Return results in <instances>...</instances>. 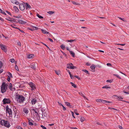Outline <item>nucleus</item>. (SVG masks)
<instances>
[{"mask_svg":"<svg viewBox=\"0 0 129 129\" xmlns=\"http://www.w3.org/2000/svg\"><path fill=\"white\" fill-rule=\"evenodd\" d=\"M15 99L17 102L19 104L23 103L25 100L24 97L18 93H17L16 95Z\"/></svg>","mask_w":129,"mask_h":129,"instance_id":"1","label":"nucleus"},{"mask_svg":"<svg viewBox=\"0 0 129 129\" xmlns=\"http://www.w3.org/2000/svg\"><path fill=\"white\" fill-rule=\"evenodd\" d=\"M8 85L5 82H3L1 87V91L2 93H4L6 92L7 89Z\"/></svg>","mask_w":129,"mask_h":129,"instance_id":"2","label":"nucleus"},{"mask_svg":"<svg viewBox=\"0 0 129 129\" xmlns=\"http://www.w3.org/2000/svg\"><path fill=\"white\" fill-rule=\"evenodd\" d=\"M0 124L4 126L7 128H9L10 126L9 122L8 121H6L4 120L0 121Z\"/></svg>","mask_w":129,"mask_h":129,"instance_id":"3","label":"nucleus"},{"mask_svg":"<svg viewBox=\"0 0 129 129\" xmlns=\"http://www.w3.org/2000/svg\"><path fill=\"white\" fill-rule=\"evenodd\" d=\"M6 113H8L9 114V117L12 118V110L9 108V106L8 105H7L6 106Z\"/></svg>","mask_w":129,"mask_h":129,"instance_id":"4","label":"nucleus"},{"mask_svg":"<svg viewBox=\"0 0 129 129\" xmlns=\"http://www.w3.org/2000/svg\"><path fill=\"white\" fill-rule=\"evenodd\" d=\"M2 102L3 103V104L5 105L6 104H10L11 102V101L9 98H5L3 100Z\"/></svg>","mask_w":129,"mask_h":129,"instance_id":"5","label":"nucleus"},{"mask_svg":"<svg viewBox=\"0 0 129 129\" xmlns=\"http://www.w3.org/2000/svg\"><path fill=\"white\" fill-rule=\"evenodd\" d=\"M28 84L31 88V89L32 90H35L36 89L35 85L32 82H29L28 83Z\"/></svg>","mask_w":129,"mask_h":129,"instance_id":"6","label":"nucleus"},{"mask_svg":"<svg viewBox=\"0 0 129 129\" xmlns=\"http://www.w3.org/2000/svg\"><path fill=\"white\" fill-rule=\"evenodd\" d=\"M0 47L4 52H6L7 51V47L6 46L2 44H0Z\"/></svg>","mask_w":129,"mask_h":129,"instance_id":"7","label":"nucleus"},{"mask_svg":"<svg viewBox=\"0 0 129 129\" xmlns=\"http://www.w3.org/2000/svg\"><path fill=\"white\" fill-rule=\"evenodd\" d=\"M73 64L71 63L69 64H67V67L68 68L73 69H75V66H73Z\"/></svg>","mask_w":129,"mask_h":129,"instance_id":"8","label":"nucleus"},{"mask_svg":"<svg viewBox=\"0 0 129 129\" xmlns=\"http://www.w3.org/2000/svg\"><path fill=\"white\" fill-rule=\"evenodd\" d=\"M19 9L23 11L25 9V5L23 4H20L19 5Z\"/></svg>","mask_w":129,"mask_h":129,"instance_id":"9","label":"nucleus"},{"mask_svg":"<svg viewBox=\"0 0 129 129\" xmlns=\"http://www.w3.org/2000/svg\"><path fill=\"white\" fill-rule=\"evenodd\" d=\"M9 88L10 90L13 91L15 90V88H13L12 85L11 83H10L9 85Z\"/></svg>","mask_w":129,"mask_h":129,"instance_id":"10","label":"nucleus"},{"mask_svg":"<svg viewBox=\"0 0 129 129\" xmlns=\"http://www.w3.org/2000/svg\"><path fill=\"white\" fill-rule=\"evenodd\" d=\"M36 65L35 63H32L30 64V67L35 70L36 69Z\"/></svg>","mask_w":129,"mask_h":129,"instance_id":"11","label":"nucleus"},{"mask_svg":"<svg viewBox=\"0 0 129 129\" xmlns=\"http://www.w3.org/2000/svg\"><path fill=\"white\" fill-rule=\"evenodd\" d=\"M25 6L26 9V10H27L28 8H31L30 6L27 3H25Z\"/></svg>","mask_w":129,"mask_h":129,"instance_id":"12","label":"nucleus"},{"mask_svg":"<svg viewBox=\"0 0 129 129\" xmlns=\"http://www.w3.org/2000/svg\"><path fill=\"white\" fill-rule=\"evenodd\" d=\"M65 104L67 106H69V107L70 108H72V105H70V103L68 102H65Z\"/></svg>","mask_w":129,"mask_h":129,"instance_id":"13","label":"nucleus"},{"mask_svg":"<svg viewBox=\"0 0 129 129\" xmlns=\"http://www.w3.org/2000/svg\"><path fill=\"white\" fill-rule=\"evenodd\" d=\"M23 111L24 113L27 115L29 112V111L28 109L25 108L23 109Z\"/></svg>","mask_w":129,"mask_h":129,"instance_id":"14","label":"nucleus"},{"mask_svg":"<svg viewBox=\"0 0 129 129\" xmlns=\"http://www.w3.org/2000/svg\"><path fill=\"white\" fill-rule=\"evenodd\" d=\"M34 55L33 54H30L27 56V58L28 59L33 58L34 57Z\"/></svg>","mask_w":129,"mask_h":129,"instance_id":"15","label":"nucleus"},{"mask_svg":"<svg viewBox=\"0 0 129 129\" xmlns=\"http://www.w3.org/2000/svg\"><path fill=\"white\" fill-rule=\"evenodd\" d=\"M34 122V121H33L31 119H30V120H28V123L30 125H33V122Z\"/></svg>","mask_w":129,"mask_h":129,"instance_id":"16","label":"nucleus"},{"mask_svg":"<svg viewBox=\"0 0 129 129\" xmlns=\"http://www.w3.org/2000/svg\"><path fill=\"white\" fill-rule=\"evenodd\" d=\"M37 100L35 99H32L31 101V102L32 104H35L37 102Z\"/></svg>","mask_w":129,"mask_h":129,"instance_id":"17","label":"nucleus"},{"mask_svg":"<svg viewBox=\"0 0 129 129\" xmlns=\"http://www.w3.org/2000/svg\"><path fill=\"white\" fill-rule=\"evenodd\" d=\"M18 22L19 23L22 24H24L25 23V22L24 21L22 20H18Z\"/></svg>","mask_w":129,"mask_h":129,"instance_id":"18","label":"nucleus"},{"mask_svg":"<svg viewBox=\"0 0 129 129\" xmlns=\"http://www.w3.org/2000/svg\"><path fill=\"white\" fill-rule=\"evenodd\" d=\"M115 96H116V98L118 100L122 101V100L123 99V98L121 96H118L116 95Z\"/></svg>","mask_w":129,"mask_h":129,"instance_id":"19","label":"nucleus"},{"mask_svg":"<svg viewBox=\"0 0 129 129\" xmlns=\"http://www.w3.org/2000/svg\"><path fill=\"white\" fill-rule=\"evenodd\" d=\"M41 30L42 31V33L44 34H49V32L46 31V30H44L43 29H41Z\"/></svg>","mask_w":129,"mask_h":129,"instance_id":"20","label":"nucleus"},{"mask_svg":"<svg viewBox=\"0 0 129 129\" xmlns=\"http://www.w3.org/2000/svg\"><path fill=\"white\" fill-rule=\"evenodd\" d=\"M79 93L80 95L82 96L84 99H87L86 98L85 96L84 95L82 92H79Z\"/></svg>","mask_w":129,"mask_h":129,"instance_id":"21","label":"nucleus"},{"mask_svg":"<svg viewBox=\"0 0 129 129\" xmlns=\"http://www.w3.org/2000/svg\"><path fill=\"white\" fill-rule=\"evenodd\" d=\"M90 68L93 71H94L95 68V66L94 64H92L90 67Z\"/></svg>","mask_w":129,"mask_h":129,"instance_id":"22","label":"nucleus"},{"mask_svg":"<svg viewBox=\"0 0 129 129\" xmlns=\"http://www.w3.org/2000/svg\"><path fill=\"white\" fill-rule=\"evenodd\" d=\"M102 103H111V102L109 101L103 100Z\"/></svg>","mask_w":129,"mask_h":129,"instance_id":"23","label":"nucleus"},{"mask_svg":"<svg viewBox=\"0 0 129 129\" xmlns=\"http://www.w3.org/2000/svg\"><path fill=\"white\" fill-rule=\"evenodd\" d=\"M70 53L72 55V56L74 57L75 56V53L73 51H69Z\"/></svg>","mask_w":129,"mask_h":129,"instance_id":"24","label":"nucleus"},{"mask_svg":"<svg viewBox=\"0 0 129 129\" xmlns=\"http://www.w3.org/2000/svg\"><path fill=\"white\" fill-rule=\"evenodd\" d=\"M111 87L107 85H106L104 86H103L102 87V88H106V89H108V88H110Z\"/></svg>","mask_w":129,"mask_h":129,"instance_id":"25","label":"nucleus"},{"mask_svg":"<svg viewBox=\"0 0 129 129\" xmlns=\"http://www.w3.org/2000/svg\"><path fill=\"white\" fill-rule=\"evenodd\" d=\"M8 75H7V76L8 77H10L11 78L12 77V75L10 72H8Z\"/></svg>","mask_w":129,"mask_h":129,"instance_id":"26","label":"nucleus"},{"mask_svg":"<svg viewBox=\"0 0 129 129\" xmlns=\"http://www.w3.org/2000/svg\"><path fill=\"white\" fill-rule=\"evenodd\" d=\"M103 100L101 99H97L96 100V101L97 102L102 103Z\"/></svg>","mask_w":129,"mask_h":129,"instance_id":"27","label":"nucleus"},{"mask_svg":"<svg viewBox=\"0 0 129 129\" xmlns=\"http://www.w3.org/2000/svg\"><path fill=\"white\" fill-rule=\"evenodd\" d=\"M72 86H73L74 88H76L77 87V86L76 85L73 83V82H71L70 83Z\"/></svg>","mask_w":129,"mask_h":129,"instance_id":"28","label":"nucleus"},{"mask_svg":"<svg viewBox=\"0 0 129 129\" xmlns=\"http://www.w3.org/2000/svg\"><path fill=\"white\" fill-rule=\"evenodd\" d=\"M31 110L33 111H34L35 113H37V114H38V113L37 111H38V109H35L34 108H33L31 109Z\"/></svg>","mask_w":129,"mask_h":129,"instance_id":"29","label":"nucleus"},{"mask_svg":"<svg viewBox=\"0 0 129 129\" xmlns=\"http://www.w3.org/2000/svg\"><path fill=\"white\" fill-rule=\"evenodd\" d=\"M72 3L74 5H80L79 3H77L76 2L74 1H72Z\"/></svg>","mask_w":129,"mask_h":129,"instance_id":"30","label":"nucleus"},{"mask_svg":"<svg viewBox=\"0 0 129 129\" xmlns=\"http://www.w3.org/2000/svg\"><path fill=\"white\" fill-rule=\"evenodd\" d=\"M61 48L63 50H64L65 48V46L63 44H62L60 46Z\"/></svg>","mask_w":129,"mask_h":129,"instance_id":"31","label":"nucleus"},{"mask_svg":"<svg viewBox=\"0 0 129 129\" xmlns=\"http://www.w3.org/2000/svg\"><path fill=\"white\" fill-rule=\"evenodd\" d=\"M55 71V73L57 75H58L60 74V71Z\"/></svg>","mask_w":129,"mask_h":129,"instance_id":"32","label":"nucleus"},{"mask_svg":"<svg viewBox=\"0 0 129 129\" xmlns=\"http://www.w3.org/2000/svg\"><path fill=\"white\" fill-rule=\"evenodd\" d=\"M85 120V119L83 117H81L80 119L81 121L83 122Z\"/></svg>","mask_w":129,"mask_h":129,"instance_id":"33","label":"nucleus"},{"mask_svg":"<svg viewBox=\"0 0 129 129\" xmlns=\"http://www.w3.org/2000/svg\"><path fill=\"white\" fill-rule=\"evenodd\" d=\"M47 13L50 14H52L54 13V12L52 11H50L47 12Z\"/></svg>","mask_w":129,"mask_h":129,"instance_id":"34","label":"nucleus"},{"mask_svg":"<svg viewBox=\"0 0 129 129\" xmlns=\"http://www.w3.org/2000/svg\"><path fill=\"white\" fill-rule=\"evenodd\" d=\"M14 10L16 11H17L18 10L16 6H14Z\"/></svg>","mask_w":129,"mask_h":129,"instance_id":"35","label":"nucleus"},{"mask_svg":"<svg viewBox=\"0 0 129 129\" xmlns=\"http://www.w3.org/2000/svg\"><path fill=\"white\" fill-rule=\"evenodd\" d=\"M22 16L21 15H19L17 16L14 17H15L17 18H21Z\"/></svg>","mask_w":129,"mask_h":129,"instance_id":"36","label":"nucleus"},{"mask_svg":"<svg viewBox=\"0 0 129 129\" xmlns=\"http://www.w3.org/2000/svg\"><path fill=\"white\" fill-rule=\"evenodd\" d=\"M77 109H75L74 111L75 113L77 115H79V114L78 113H77Z\"/></svg>","mask_w":129,"mask_h":129,"instance_id":"37","label":"nucleus"},{"mask_svg":"<svg viewBox=\"0 0 129 129\" xmlns=\"http://www.w3.org/2000/svg\"><path fill=\"white\" fill-rule=\"evenodd\" d=\"M37 16L40 18H43V17H42V16L39 15V14H37Z\"/></svg>","mask_w":129,"mask_h":129,"instance_id":"38","label":"nucleus"},{"mask_svg":"<svg viewBox=\"0 0 129 129\" xmlns=\"http://www.w3.org/2000/svg\"><path fill=\"white\" fill-rule=\"evenodd\" d=\"M10 60L12 63H13L15 61L14 59H10Z\"/></svg>","mask_w":129,"mask_h":129,"instance_id":"39","label":"nucleus"},{"mask_svg":"<svg viewBox=\"0 0 129 129\" xmlns=\"http://www.w3.org/2000/svg\"><path fill=\"white\" fill-rule=\"evenodd\" d=\"M114 75L116 77H117L118 78H119L120 79L121 77H120L117 74H114Z\"/></svg>","mask_w":129,"mask_h":129,"instance_id":"40","label":"nucleus"},{"mask_svg":"<svg viewBox=\"0 0 129 129\" xmlns=\"http://www.w3.org/2000/svg\"><path fill=\"white\" fill-rule=\"evenodd\" d=\"M61 106H62L63 107V110L65 111L66 110V108L62 104H61Z\"/></svg>","mask_w":129,"mask_h":129,"instance_id":"41","label":"nucleus"},{"mask_svg":"<svg viewBox=\"0 0 129 129\" xmlns=\"http://www.w3.org/2000/svg\"><path fill=\"white\" fill-rule=\"evenodd\" d=\"M40 126L43 129H47L45 127L42 125H41Z\"/></svg>","mask_w":129,"mask_h":129,"instance_id":"42","label":"nucleus"},{"mask_svg":"<svg viewBox=\"0 0 129 129\" xmlns=\"http://www.w3.org/2000/svg\"><path fill=\"white\" fill-rule=\"evenodd\" d=\"M15 69L17 71L19 70V69L17 66L16 65H15Z\"/></svg>","mask_w":129,"mask_h":129,"instance_id":"43","label":"nucleus"},{"mask_svg":"<svg viewBox=\"0 0 129 129\" xmlns=\"http://www.w3.org/2000/svg\"><path fill=\"white\" fill-rule=\"evenodd\" d=\"M32 26L33 27L35 28V29H35L36 30H38V29L39 28H38L37 27H35V26Z\"/></svg>","mask_w":129,"mask_h":129,"instance_id":"44","label":"nucleus"},{"mask_svg":"<svg viewBox=\"0 0 129 129\" xmlns=\"http://www.w3.org/2000/svg\"><path fill=\"white\" fill-rule=\"evenodd\" d=\"M7 20L9 21H13V19L11 18H9V19H7Z\"/></svg>","mask_w":129,"mask_h":129,"instance_id":"45","label":"nucleus"},{"mask_svg":"<svg viewBox=\"0 0 129 129\" xmlns=\"http://www.w3.org/2000/svg\"><path fill=\"white\" fill-rule=\"evenodd\" d=\"M75 41L74 40H68L67 41L68 42H73Z\"/></svg>","mask_w":129,"mask_h":129,"instance_id":"46","label":"nucleus"},{"mask_svg":"<svg viewBox=\"0 0 129 129\" xmlns=\"http://www.w3.org/2000/svg\"><path fill=\"white\" fill-rule=\"evenodd\" d=\"M83 71H84L85 73H87V74H89V73H88V72L86 70H83Z\"/></svg>","mask_w":129,"mask_h":129,"instance_id":"47","label":"nucleus"},{"mask_svg":"<svg viewBox=\"0 0 129 129\" xmlns=\"http://www.w3.org/2000/svg\"><path fill=\"white\" fill-rule=\"evenodd\" d=\"M71 114L72 115V116H73V117L74 118H75V116H74V113L73 112H72V111H71Z\"/></svg>","mask_w":129,"mask_h":129,"instance_id":"48","label":"nucleus"},{"mask_svg":"<svg viewBox=\"0 0 129 129\" xmlns=\"http://www.w3.org/2000/svg\"><path fill=\"white\" fill-rule=\"evenodd\" d=\"M16 1V0H11V1L12 3L14 4Z\"/></svg>","mask_w":129,"mask_h":129,"instance_id":"49","label":"nucleus"},{"mask_svg":"<svg viewBox=\"0 0 129 129\" xmlns=\"http://www.w3.org/2000/svg\"><path fill=\"white\" fill-rule=\"evenodd\" d=\"M112 80H107L106 81V82H109L110 83H111L112 82Z\"/></svg>","mask_w":129,"mask_h":129,"instance_id":"50","label":"nucleus"},{"mask_svg":"<svg viewBox=\"0 0 129 129\" xmlns=\"http://www.w3.org/2000/svg\"><path fill=\"white\" fill-rule=\"evenodd\" d=\"M3 66V63L2 62L0 61V69H1Z\"/></svg>","mask_w":129,"mask_h":129,"instance_id":"51","label":"nucleus"},{"mask_svg":"<svg viewBox=\"0 0 129 129\" xmlns=\"http://www.w3.org/2000/svg\"><path fill=\"white\" fill-rule=\"evenodd\" d=\"M86 65L87 66H90V65L91 64L88 62H87L86 63Z\"/></svg>","mask_w":129,"mask_h":129,"instance_id":"52","label":"nucleus"},{"mask_svg":"<svg viewBox=\"0 0 129 129\" xmlns=\"http://www.w3.org/2000/svg\"><path fill=\"white\" fill-rule=\"evenodd\" d=\"M117 44V45H121V46H124L125 45V44Z\"/></svg>","mask_w":129,"mask_h":129,"instance_id":"53","label":"nucleus"},{"mask_svg":"<svg viewBox=\"0 0 129 129\" xmlns=\"http://www.w3.org/2000/svg\"><path fill=\"white\" fill-rule=\"evenodd\" d=\"M17 129H23L20 126H18L17 127Z\"/></svg>","mask_w":129,"mask_h":129,"instance_id":"54","label":"nucleus"},{"mask_svg":"<svg viewBox=\"0 0 129 129\" xmlns=\"http://www.w3.org/2000/svg\"><path fill=\"white\" fill-rule=\"evenodd\" d=\"M48 39L49 41H50L51 42H53V40L52 39H51L50 38H48Z\"/></svg>","mask_w":129,"mask_h":129,"instance_id":"55","label":"nucleus"},{"mask_svg":"<svg viewBox=\"0 0 129 129\" xmlns=\"http://www.w3.org/2000/svg\"><path fill=\"white\" fill-rule=\"evenodd\" d=\"M10 78H11L10 77H8L7 80L8 81H9V82L10 81Z\"/></svg>","mask_w":129,"mask_h":129,"instance_id":"56","label":"nucleus"},{"mask_svg":"<svg viewBox=\"0 0 129 129\" xmlns=\"http://www.w3.org/2000/svg\"><path fill=\"white\" fill-rule=\"evenodd\" d=\"M118 18L119 19H120V20H123V21H124V18H121V17H118Z\"/></svg>","mask_w":129,"mask_h":129,"instance_id":"57","label":"nucleus"},{"mask_svg":"<svg viewBox=\"0 0 129 129\" xmlns=\"http://www.w3.org/2000/svg\"><path fill=\"white\" fill-rule=\"evenodd\" d=\"M6 12L7 13L9 14V15H11V13L10 12H8V11H6Z\"/></svg>","mask_w":129,"mask_h":129,"instance_id":"58","label":"nucleus"},{"mask_svg":"<svg viewBox=\"0 0 129 129\" xmlns=\"http://www.w3.org/2000/svg\"><path fill=\"white\" fill-rule=\"evenodd\" d=\"M14 4H15L16 5H18L19 4V3L18 2H17L16 1L15 3Z\"/></svg>","mask_w":129,"mask_h":129,"instance_id":"59","label":"nucleus"},{"mask_svg":"<svg viewBox=\"0 0 129 129\" xmlns=\"http://www.w3.org/2000/svg\"><path fill=\"white\" fill-rule=\"evenodd\" d=\"M108 109H110L111 110H112V109H114V110H117L116 109H115V108H111L109 107L108 108Z\"/></svg>","mask_w":129,"mask_h":129,"instance_id":"60","label":"nucleus"},{"mask_svg":"<svg viewBox=\"0 0 129 129\" xmlns=\"http://www.w3.org/2000/svg\"><path fill=\"white\" fill-rule=\"evenodd\" d=\"M0 20L2 21H4V20L3 19V18H1L0 17Z\"/></svg>","mask_w":129,"mask_h":129,"instance_id":"61","label":"nucleus"},{"mask_svg":"<svg viewBox=\"0 0 129 129\" xmlns=\"http://www.w3.org/2000/svg\"><path fill=\"white\" fill-rule=\"evenodd\" d=\"M17 44L19 46H21V44L20 42H18L17 43Z\"/></svg>","mask_w":129,"mask_h":129,"instance_id":"62","label":"nucleus"},{"mask_svg":"<svg viewBox=\"0 0 129 129\" xmlns=\"http://www.w3.org/2000/svg\"><path fill=\"white\" fill-rule=\"evenodd\" d=\"M118 127L120 129H122V127L120 125H119Z\"/></svg>","mask_w":129,"mask_h":129,"instance_id":"63","label":"nucleus"},{"mask_svg":"<svg viewBox=\"0 0 129 129\" xmlns=\"http://www.w3.org/2000/svg\"><path fill=\"white\" fill-rule=\"evenodd\" d=\"M1 13L3 14H5V15H6V13H5V12L4 11H2V12H1Z\"/></svg>","mask_w":129,"mask_h":129,"instance_id":"64","label":"nucleus"}]
</instances>
